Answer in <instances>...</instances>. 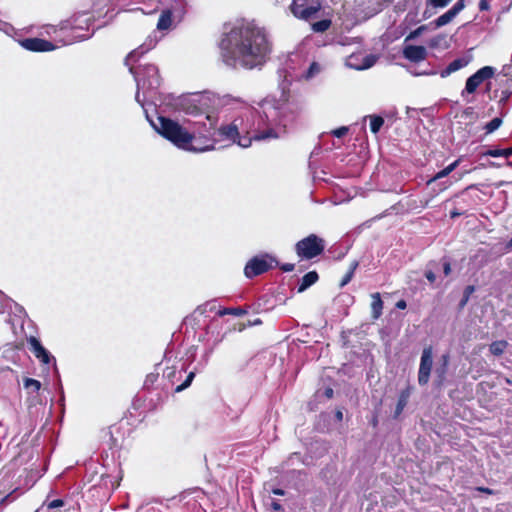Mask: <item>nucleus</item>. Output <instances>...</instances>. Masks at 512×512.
Here are the masks:
<instances>
[{
  "instance_id": "1",
  "label": "nucleus",
  "mask_w": 512,
  "mask_h": 512,
  "mask_svg": "<svg viewBox=\"0 0 512 512\" xmlns=\"http://www.w3.org/2000/svg\"><path fill=\"white\" fill-rule=\"evenodd\" d=\"M235 102L239 106L240 114L227 125L219 128V135L226 140L237 143L242 148H248L252 141H267L278 139L286 134V128L294 119L293 113L287 105L276 101L265 100L259 109H254L247 104L232 98L229 95L219 97L212 93H204L181 100L182 110L191 115H202L208 121H199L195 124H203L205 131L214 129L217 118L210 111L216 105H228Z\"/></svg>"
},
{
  "instance_id": "2",
  "label": "nucleus",
  "mask_w": 512,
  "mask_h": 512,
  "mask_svg": "<svg viewBox=\"0 0 512 512\" xmlns=\"http://www.w3.org/2000/svg\"><path fill=\"white\" fill-rule=\"evenodd\" d=\"M220 51L227 66L254 69L267 61L270 44L263 28L254 22L242 21L223 35Z\"/></svg>"
},
{
  "instance_id": "3",
  "label": "nucleus",
  "mask_w": 512,
  "mask_h": 512,
  "mask_svg": "<svg viewBox=\"0 0 512 512\" xmlns=\"http://www.w3.org/2000/svg\"><path fill=\"white\" fill-rule=\"evenodd\" d=\"M152 126L179 149L196 153L214 149V143L208 136H196L195 131H188L174 120L159 117L157 123L152 122Z\"/></svg>"
},
{
  "instance_id": "4",
  "label": "nucleus",
  "mask_w": 512,
  "mask_h": 512,
  "mask_svg": "<svg viewBox=\"0 0 512 512\" xmlns=\"http://www.w3.org/2000/svg\"><path fill=\"white\" fill-rule=\"evenodd\" d=\"M129 70L137 83L136 101L143 106L146 98L143 100L140 98V91L142 90L144 94L153 93L161 84L158 68L153 64H147L134 69L131 65Z\"/></svg>"
},
{
  "instance_id": "5",
  "label": "nucleus",
  "mask_w": 512,
  "mask_h": 512,
  "mask_svg": "<svg viewBox=\"0 0 512 512\" xmlns=\"http://www.w3.org/2000/svg\"><path fill=\"white\" fill-rule=\"evenodd\" d=\"M324 249L325 241L315 234H310L303 238L298 241L295 246L298 257L305 260H310L319 256L322 254Z\"/></svg>"
},
{
  "instance_id": "6",
  "label": "nucleus",
  "mask_w": 512,
  "mask_h": 512,
  "mask_svg": "<svg viewBox=\"0 0 512 512\" xmlns=\"http://www.w3.org/2000/svg\"><path fill=\"white\" fill-rule=\"evenodd\" d=\"M274 265H277L276 259L268 254L255 256L247 262L244 274L251 279L267 272Z\"/></svg>"
},
{
  "instance_id": "7",
  "label": "nucleus",
  "mask_w": 512,
  "mask_h": 512,
  "mask_svg": "<svg viewBox=\"0 0 512 512\" xmlns=\"http://www.w3.org/2000/svg\"><path fill=\"white\" fill-rule=\"evenodd\" d=\"M494 74L495 68L491 66H484L480 68L466 80L465 88L462 91V96H464L465 93H474L484 81L491 79Z\"/></svg>"
},
{
  "instance_id": "8",
  "label": "nucleus",
  "mask_w": 512,
  "mask_h": 512,
  "mask_svg": "<svg viewBox=\"0 0 512 512\" xmlns=\"http://www.w3.org/2000/svg\"><path fill=\"white\" fill-rule=\"evenodd\" d=\"M432 365H433V349L430 346L425 347L421 354L419 371H418V383L421 386H424L429 382Z\"/></svg>"
},
{
  "instance_id": "9",
  "label": "nucleus",
  "mask_w": 512,
  "mask_h": 512,
  "mask_svg": "<svg viewBox=\"0 0 512 512\" xmlns=\"http://www.w3.org/2000/svg\"><path fill=\"white\" fill-rule=\"evenodd\" d=\"M183 8V1L178 0L177 2H170L168 5H164L161 10V15L157 23L158 30H167L172 25V15L178 13Z\"/></svg>"
},
{
  "instance_id": "10",
  "label": "nucleus",
  "mask_w": 512,
  "mask_h": 512,
  "mask_svg": "<svg viewBox=\"0 0 512 512\" xmlns=\"http://www.w3.org/2000/svg\"><path fill=\"white\" fill-rule=\"evenodd\" d=\"M308 0H293L290 9L296 18L308 20L320 9V5L307 6Z\"/></svg>"
},
{
  "instance_id": "11",
  "label": "nucleus",
  "mask_w": 512,
  "mask_h": 512,
  "mask_svg": "<svg viewBox=\"0 0 512 512\" xmlns=\"http://www.w3.org/2000/svg\"><path fill=\"white\" fill-rule=\"evenodd\" d=\"M133 3L140 5L131 11H141L143 14L149 15L159 11L164 5L170 2H177L178 0H132Z\"/></svg>"
},
{
  "instance_id": "12",
  "label": "nucleus",
  "mask_w": 512,
  "mask_h": 512,
  "mask_svg": "<svg viewBox=\"0 0 512 512\" xmlns=\"http://www.w3.org/2000/svg\"><path fill=\"white\" fill-rule=\"evenodd\" d=\"M464 8L465 1L458 0L448 11L435 19L431 25H433L434 28H440L449 24Z\"/></svg>"
},
{
  "instance_id": "13",
  "label": "nucleus",
  "mask_w": 512,
  "mask_h": 512,
  "mask_svg": "<svg viewBox=\"0 0 512 512\" xmlns=\"http://www.w3.org/2000/svg\"><path fill=\"white\" fill-rule=\"evenodd\" d=\"M22 47L33 52H46L56 48V46L47 40L40 38H27L21 42Z\"/></svg>"
},
{
  "instance_id": "14",
  "label": "nucleus",
  "mask_w": 512,
  "mask_h": 512,
  "mask_svg": "<svg viewBox=\"0 0 512 512\" xmlns=\"http://www.w3.org/2000/svg\"><path fill=\"white\" fill-rule=\"evenodd\" d=\"M427 50L424 46L406 45L403 48V56L411 62H421L427 58Z\"/></svg>"
},
{
  "instance_id": "15",
  "label": "nucleus",
  "mask_w": 512,
  "mask_h": 512,
  "mask_svg": "<svg viewBox=\"0 0 512 512\" xmlns=\"http://www.w3.org/2000/svg\"><path fill=\"white\" fill-rule=\"evenodd\" d=\"M470 61H471L470 56L459 57V58L453 60L452 62H450L444 69H442L439 72V75L441 76V78H446L449 75H451L452 73H455V72L459 71L460 69L466 67L470 63Z\"/></svg>"
},
{
  "instance_id": "16",
  "label": "nucleus",
  "mask_w": 512,
  "mask_h": 512,
  "mask_svg": "<svg viewBox=\"0 0 512 512\" xmlns=\"http://www.w3.org/2000/svg\"><path fill=\"white\" fill-rule=\"evenodd\" d=\"M28 343L35 357L42 363L48 364L51 361L52 357L50 353L42 346L37 338L30 337Z\"/></svg>"
},
{
  "instance_id": "17",
  "label": "nucleus",
  "mask_w": 512,
  "mask_h": 512,
  "mask_svg": "<svg viewBox=\"0 0 512 512\" xmlns=\"http://www.w3.org/2000/svg\"><path fill=\"white\" fill-rule=\"evenodd\" d=\"M155 44L156 42L153 39H149L141 46H139L137 49L130 52L125 60L126 65L130 66L131 63L135 62L140 56L144 55L149 50H151L155 46Z\"/></svg>"
},
{
  "instance_id": "18",
  "label": "nucleus",
  "mask_w": 512,
  "mask_h": 512,
  "mask_svg": "<svg viewBox=\"0 0 512 512\" xmlns=\"http://www.w3.org/2000/svg\"><path fill=\"white\" fill-rule=\"evenodd\" d=\"M318 280V274L315 271H310L307 274H305L300 282V285L298 287V292H304L306 289H308L310 286L315 284Z\"/></svg>"
},
{
  "instance_id": "19",
  "label": "nucleus",
  "mask_w": 512,
  "mask_h": 512,
  "mask_svg": "<svg viewBox=\"0 0 512 512\" xmlns=\"http://www.w3.org/2000/svg\"><path fill=\"white\" fill-rule=\"evenodd\" d=\"M371 298H372V303H371L372 318L378 319L382 314L383 301L381 299L380 293H373L371 295Z\"/></svg>"
},
{
  "instance_id": "20",
  "label": "nucleus",
  "mask_w": 512,
  "mask_h": 512,
  "mask_svg": "<svg viewBox=\"0 0 512 512\" xmlns=\"http://www.w3.org/2000/svg\"><path fill=\"white\" fill-rule=\"evenodd\" d=\"M459 164H460V159L455 160L454 162L449 164L447 167H445L444 169H442L441 171L436 173L435 176L432 177L427 183L431 184L432 182H434L436 180L447 177L451 172H453L458 167Z\"/></svg>"
},
{
  "instance_id": "21",
  "label": "nucleus",
  "mask_w": 512,
  "mask_h": 512,
  "mask_svg": "<svg viewBox=\"0 0 512 512\" xmlns=\"http://www.w3.org/2000/svg\"><path fill=\"white\" fill-rule=\"evenodd\" d=\"M409 397H410L409 390H404L400 393V396H399V399H398V402L396 405V409H395V417H398L402 413V411L404 410V408L406 407V405L408 403Z\"/></svg>"
},
{
  "instance_id": "22",
  "label": "nucleus",
  "mask_w": 512,
  "mask_h": 512,
  "mask_svg": "<svg viewBox=\"0 0 512 512\" xmlns=\"http://www.w3.org/2000/svg\"><path fill=\"white\" fill-rule=\"evenodd\" d=\"M508 347V342L505 341V340H499V341H494L490 344V352L495 355V356H500L502 355L506 348Z\"/></svg>"
},
{
  "instance_id": "23",
  "label": "nucleus",
  "mask_w": 512,
  "mask_h": 512,
  "mask_svg": "<svg viewBox=\"0 0 512 512\" xmlns=\"http://www.w3.org/2000/svg\"><path fill=\"white\" fill-rule=\"evenodd\" d=\"M322 70V67L319 63L313 62L310 64L309 68L301 75V78L305 80H310L317 76Z\"/></svg>"
},
{
  "instance_id": "24",
  "label": "nucleus",
  "mask_w": 512,
  "mask_h": 512,
  "mask_svg": "<svg viewBox=\"0 0 512 512\" xmlns=\"http://www.w3.org/2000/svg\"><path fill=\"white\" fill-rule=\"evenodd\" d=\"M367 118L370 119V130L374 134L378 133L384 124V119L381 116L371 115V116H365L364 120H366Z\"/></svg>"
},
{
  "instance_id": "25",
  "label": "nucleus",
  "mask_w": 512,
  "mask_h": 512,
  "mask_svg": "<svg viewBox=\"0 0 512 512\" xmlns=\"http://www.w3.org/2000/svg\"><path fill=\"white\" fill-rule=\"evenodd\" d=\"M77 29H82V26L80 24L75 26L72 30L71 37L68 40L63 41L62 45H68L75 41H82V40L88 39L92 35V34H76Z\"/></svg>"
},
{
  "instance_id": "26",
  "label": "nucleus",
  "mask_w": 512,
  "mask_h": 512,
  "mask_svg": "<svg viewBox=\"0 0 512 512\" xmlns=\"http://www.w3.org/2000/svg\"><path fill=\"white\" fill-rule=\"evenodd\" d=\"M484 155L491 157L509 158L510 156H512V147L506 149H489L484 153Z\"/></svg>"
},
{
  "instance_id": "27",
  "label": "nucleus",
  "mask_w": 512,
  "mask_h": 512,
  "mask_svg": "<svg viewBox=\"0 0 512 512\" xmlns=\"http://www.w3.org/2000/svg\"><path fill=\"white\" fill-rule=\"evenodd\" d=\"M501 124H502V119L501 118H499V117L493 118L491 121H489L485 125L486 133L487 134L493 133L494 131H496L501 126Z\"/></svg>"
},
{
  "instance_id": "28",
  "label": "nucleus",
  "mask_w": 512,
  "mask_h": 512,
  "mask_svg": "<svg viewBox=\"0 0 512 512\" xmlns=\"http://www.w3.org/2000/svg\"><path fill=\"white\" fill-rule=\"evenodd\" d=\"M246 313L242 308H224L218 311L219 316L224 315H234V316H242Z\"/></svg>"
},
{
  "instance_id": "29",
  "label": "nucleus",
  "mask_w": 512,
  "mask_h": 512,
  "mask_svg": "<svg viewBox=\"0 0 512 512\" xmlns=\"http://www.w3.org/2000/svg\"><path fill=\"white\" fill-rule=\"evenodd\" d=\"M330 25H331V21L324 19V20H320V21L313 23L312 29L315 32H324L327 29H329Z\"/></svg>"
},
{
  "instance_id": "30",
  "label": "nucleus",
  "mask_w": 512,
  "mask_h": 512,
  "mask_svg": "<svg viewBox=\"0 0 512 512\" xmlns=\"http://www.w3.org/2000/svg\"><path fill=\"white\" fill-rule=\"evenodd\" d=\"M356 267H357V263L353 262L351 264V266H350L349 271L342 278V280L340 282V287H344L345 285H347L351 281V279L353 278L354 271H355Z\"/></svg>"
},
{
  "instance_id": "31",
  "label": "nucleus",
  "mask_w": 512,
  "mask_h": 512,
  "mask_svg": "<svg viewBox=\"0 0 512 512\" xmlns=\"http://www.w3.org/2000/svg\"><path fill=\"white\" fill-rule=\"evenodd\" d=\"M24 387L26 389H32L33 392H38L41 388V383L36 379L26 378L24 379Z\"/></svg>"
},
{
  "instance_id": "32",
  "label": "nucleus",
  "mask_w": 512,
  "mask_h": 512,
  "mask_svg": "<svg viewBox=\"0 0 512 512\" xmlns=\"http://www.w3.org/2000/svg\"><path fill=\"white\" fill-rule=\"evenodd\" d=\"M195 377V372L191 371L188 375H187V378L186 380L179 386L176 387L175 391L176 392H181L183 391L184 389H186L187 387H189L193 381Z\"/></svg>"
},
{
  "instance_id": "33",
  "label": "nucleus",
  "mask_w": 512,
  "mask_h": 512,
  "mask_svg": "<svg viewBox=\"0 0 512 512\" xmlns=\"http://www.w3.org/2000/svg\"><path fill=\"white\" fill-rule=\"evenodd\" d=\"M474 291H475V287H474V286H472V285H469V286H467V287L465 288L463 298H462V300L460 301V307H461V308H463V307L467 304V302H468V300H469V298H470L471 294H472Z\"/></svg>"
},
{
  "instance_id": "34",
  "label": "nucleus",
  "mask_w": 512,
  "mask_h": 512,
  "mask_svg": "<svg viewBox=\"0 0 512 512\" xmlns=\"http://www.w3.org/2000/svg\"><path fill=\"white\" fill-rule=\"evenodd\" d=\"M450 2L451 0H427V3L435 8H443Z\"/></svg>"
},
{
  "instance_id": "35",
  "label": "nucleus",
  "mask_w": 512,
  "mask_h": 512,
  "mask_svg": "<svg viewBox=\"0 0 512 512\" xmlns=\"http://www.w3.org/2000/svg\"><path fill=\"white\" fill-rule=\"evenodd\" d=\"M426 30V26H420L418 27L417 29H415L414 31L410 32V34L407 36L406 38V41L407 40H411V39H414L418 36H420L424 31Z\"/></svg>"
},
{
  "instance_id": "36",
  "label": "nucleus",
  "mask_w": 512,
  "mask_h": 512,
  "mask_svg": "<svg viewBox=\"0 0 512 512\" xmlns=\"http://www.w3.org/2000/svg\"><path fill=\"white\" fill-rule=\"evenodd\" d=\"M44 505L47 506V509L52 510L55 508L62 507L64 505V502L61 499H55L49 503H44Z\"/></svg>"
},
{
  "instance_id": "37",
  "label": "nucleus",
  "mask_w": 512,
  "mask_h": 512,
  "mask_svg": "<svg viewBox=\"0 0 512 512\" xmlns=\"http://www.w3.org/2000/svg\"><path fill=\"white\" fill-rule=\"evenodd\" d=\"M348 130H349L348 127L342 126L340 128L333 130L331 133L333 136L341 138L348 133Z\"/></svg>"
},
{
  "instance_id": "38",
  "label": "nucleus",
  "mask_w": 512,
  "mask_h": 512,
  "mask_svg": "<svg viewBox=\"0 0 512 512\" xmlns=\"http://www.w3.org/2000/svg\"><path fill=\"white\" fill-rule=\"evenodd\" d=\"M445 40V37L444 36H436L434 38H432L429 42V46L432 47V48H436L440 45V42L441 41H444Z\"/></svg>"
},
{
  "instance_id": "39",
  "label": "nucleus",
  "mask_w": 512,
  "mask_h": 512,
  "mask_svg": "<svg viewBox=\"0 0 512 512\" xmlns=\"http://www.w3.org/2000/svg\"><path fill=\"white\" fill-rule=\"evenodd\" d=\"M375 63V58L374 57H367L365 59V64L363 66L360 67V69H367V68H370L371 66H373Z\"/></svg>"
},
{
  "instance_id": "40",
  "label": "nucleus",
  "mask_w": 512,
  "mask_h": 512,
  "mask_svg": "<svg viewBox=\"0 0 512 512\" xmlns=\"http://www.w3.org/2000/svg\"><path fill=\"white\" fill-rule=\"evenodd\" d=\"M479 9L480 11H488L490 9V4L488 0H480L479 1Z\"/></svg>"
},
{
  "instance_id": "41",
  "label": "nucleus",
  "mask_w": 512,
  "mask_h": 512,
  "mask_svg": "<svg viewBox=\"0 0 512 512\" xmlns=\"http://www.w3.org/2000/svg\"><path fill=\"white\" fill-rule=\"evenodd\" d=\"M281 269L285 272H291L294 270V264L287 263L281 266Z\"/></svg>"
},
{
  "instance_id": "42",
  "label": "nucleus",
  "mask_w": 512,
  "mask_h": 512,
  "mask_svg": "<svg viewBox=\"0 0 512 512\" xmlns=\"http://www.w3.org/2000/svg\"><path fill=\"white\" fill-rule=\"evenodd\" d=\"M443 271H444V274L445 276H448L451 272V266H450V263L449 262H445L444 265H443Z\"/></svg>"
},
{
  "instance_id": "43",
  "label": "nucleus",
  "mask_w": 512,
  "mask_h": 512,
  "mask_svg": "<svg viewBox=\"0 0 512 512\" xmlns=\"http://www.w3.org/2000/svg\"><path fill=\"white\" fill-rule=\"evenodd\" d=\"M425 276L428 279V281H430L431 283L434 282L435 279H436V276H435V274L432 271H427L425 273Z\"/></svg>"
},
{
  "instance_id": "44",
  "label": "nucleus",
  "mask_w": 512,
  "mask_h": 512,
  "mask_svg": "<svg viewBox=\"0 0 512 512\" xmlns=\"http://www.w3.org/2000/svg\"><path fill=\"white\" fill-rule=\"evenodd\" d=\"M407 306L406 302L404 300H399L397 303H396V307L398 309H405Z\"/></svg>"
},
{
  "instance_id": "45",
  "label": "nucleus",
  "mask_w": 512,
  "mask_h": 512,
  "mask_svg": "<svg viewBox=\"0 0 512 512\" xmlns=\"http://www.w3.org/2000/svg\"><path fill=\"white\" fill-rule=\"evenodd\" d=\"M461 215H462V212H460V211H458L456 209L450 212V217L451 218H456V217H459Z\"/></svg>"
},
{
  "instance_id": "46",
  "label": "nucleus",
  "mask_w": 512,
  "mask_h": 512,
  "mask_svg": "<svg viewBox=\"0 0 512 512\" xmlns=\"http://www.w3.org/2000/svg\"><path fill=\"white\" fill-rule=\"evenodd\" d=\"M272 508L276 511H280L282 506L278 502H272Z\"/></svg>"
},
{
  "instance_id": "47",
  "label": "nucleus",
  "mask_w": 512,
  "mask_h": 512,
  "mask_svg": "<svg viewBox=\"0 0 512 512\" xmlns=\"http://www.w3.org/2000/svg\"><path fill=\"white\" fill-rule=\"evenodd\" d=\"M335 416L338 421H341L343 419V412L341 410H337Z\"/></svg>"
},
{
  "instance_id": "48",
  "label": "nucleus",
  "mask_w": 512,
  "mask_h": 512,
  "mask_svg": "<svg viewBox=\"0 0 512 512\" xmlns=\"http://www.w3.org/2000/svg\"><path fill=\"white\" fill-rule=\"evenodd\" d=\"M272 493L275 494V495H280V496L284 495V491L282 489H279V488L273 489Z\"/></svg>"
},
{
  "instance_id": "49",
  "label": "nucleus",
  "mask_w": 512,
  "mask_h": 512,
  "mask_svg": "<svg viewBox=\"0 0 512 512\" xmlns=\"http://www.w3.org/2000/svg\"><path fill=\"white\" fill-rule=\"evenodd\" d=\"M326 395H327L328 397H332V395H333V390H332L331 388H328V389L326 390Z\"/></svg>"
},
{
  "instance_id": "50",
  "label": "nucleus",
  "mask_w": 512,
  "mask_h": 512,
  "mask_svg": "<svg viewBox=\"0 0 512 512\" xmlns=\"http://www.w3.org/2000/svg\"><path fill=\"white\" fill-rule=\"evenodd\" d=\"M507 248L508 249H512V238L509 240V242L507 243Z\"/></svg>"
},
{
  "instance_id": "51",
  "label": "nucleus",
  "mask_w": 512,
  "mask_h": 512,
  "mask_svg": "<svg viewBox=\"0 0 512 512\" xmlns=\"http://www.w3.org/2000/svg\"><path fill=\"white\" fill-rule=\"evenodd\" d=\"M443 360H444V365H446V364H447V361H448V356H447V355H444V356H443Z\"/></svg>"
},
{
  "instance_id": "52",
  "label": "nucleus",
  "mask_w": 512,
  "mask_h": 512,
  "mask_svg": "<svg viewBox=\"0 0 512 512\" xmlns=\"http://www.w3.org/2000/svg\"><path fill=\"white\" fill-rule=\"evenodd\" d=\"M505 382L509 385H512V381L509 378H505Z\"/></svg>"
},
{
  "instance_id": "53",
  "label": "nucleus",
  "mask_w": 512,
  "mask_h": 512,
  "mask_svg": "<svg viewBox=\"0 0 512 512\" xmlns=\"http://www.w3.org/2000/svg\"><path fill=\"white\" fill-rule=\"evenodd\" d=\"M465 113H472V108H471V107H468V108L465 110Z\"/></svg>"
},
{
  "instance_id": "54",
  "label": "nucleus",
  "mask_w": 512,
  "mask_h": 512,
  "mask_svg": "<svg viewBox=\"0 0 512 512\" xmlns=\"http://www.w3.org/2000/svg\"><path fill=\"white\" fill-rule=\"evenodd\" d=\"M89 21H90V18H88V17H86V18H85V20H84V22H85L86 24H88V22H89Z\"/></svg>"
},
{
  "instance_id": "55",
  "label": "nucleus",
  "mask_w": 512,
  "mask_h": 512,
  "mask_svg": "<svg viewBox=\"0 0 512 512\" xmlns=\"http://www.w3.org/2000/svg\"><path fill=\"white\" fill-rule=\"evenodd\" d=\"M481 491H484V492H488V493H490V490H489V489H481Z\"/></svg>"
}]
</instances>
